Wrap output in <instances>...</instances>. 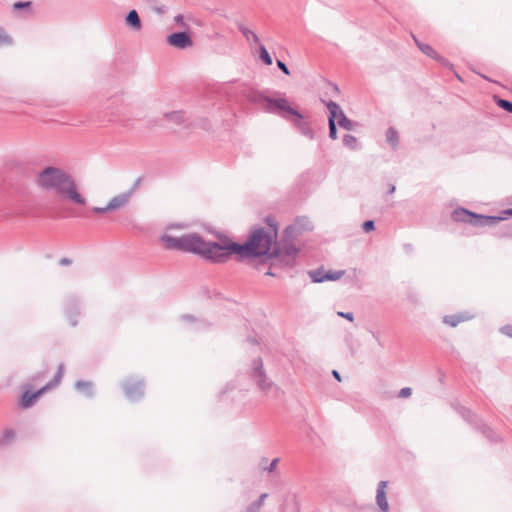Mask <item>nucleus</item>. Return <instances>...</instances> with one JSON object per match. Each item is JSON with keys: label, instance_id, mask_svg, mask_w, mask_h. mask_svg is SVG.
Returning <instances> with one entry per match:
<instances>
[{"label": "nucleus", "instance_id": "obj_26", "mask_svg": "<svg viewBox=\"0 0 512 512\" xmlns=\"http://www.w3.org/2000/svg\"><path fill=\"white\" fill-rule=\"evenodd\" d=\"M411 394H412V389L410 387H404L398 392L397 397L407 398V397L411 396Z\"/></svg>", "mask_w": 512, "mask_h": 512}, {"label": "nucleus", "instance_id": "obj_29", "mask_svg": "<svg viewBox=\"0 0 512 512\" xmlns=\"http://www.w3.org/2000/svg\"><path fill=\"white\" fill-rule=\"evenodd\" d=\"M277 66H278V67H279V68H280V69H281L285 74H287V75H289V74H290V72H289V70H288L287 66H286L282 61L278 60V61H277Z\"/></svg>", "mask_w": 512, "mask_h": 512}, {"label": "nucleus", "instance_id": "obj_20", "mask_svg": "<svg viewBox=\"0 0 512 512\" xmlns=\"http://www.w3.org/2000/svg\"><path fill=\"white\" fill-rule=\"evenodd\" d=\"M259 54H260V58L261 60L266 64V65H271L272 64V58L271 56L269 55L268 51L266 50L265 46L264 45H260V48H259Z\"/></svg>", "mask_w": 512, "mask_h": 512}, {"label": "nucleus", "instance_id": "obj_31", "mask_svg": "<svg viewBox=\"0 0 512 512\" xmlns=\"http://www.w3.org/2000/svg\"><path fill=\"white\" fill-rule=\"evenodd\" d=\"M338 315L348 319L349 321H353V314L352 313L338 312Z\"/></svg>", "mask_w": 512, "mask_h": 512}, {"label": "nucleus", "instance_id": "obj_38", "mask_svg": "<svg viewBox=\"0 0 512 512\" xmlns=\"http://www.w3.org/2000/svg\"><path fill=\"white\" fill-rule=\"evenodd\" d=\"M182 20H183V17L181 15H178L175 17L176 22H182Z\"/></svg>", "mask_w": 512, "mask_h": 512}, {"label": "nucleus", "instance_id": "obj_25", "mask_svg": "<svg viewBox=\"0 0 512 512\" xmlns=\"http://www.w3.org/2000/svg\"><path fill=\"white\" fill-rule=\"evenodd\" d=\"M433 59L444 67H448V68L452 67V64L449 62V60H447L446 58L441 56L439 53H437Z\"/></svg>", "mask_w": 512, "mask_h": 512}, {"label": "nucleus", "instance_id": "obj_4", "mask_svg": "<svg viewBox=\"0 0 512 512\" xmlns=\"http://www.w3.org/2000/svg\"><path fill=\"white\" fill-rule=\"evenodd\" d=\"M63 375V366L59 365L58 370L54 376V378L48 382L45 386H43L41 389H39L37 392H30L25 391L21 397L20 400V406L24 409L29 408L37 399L39 396H41L44 392L47 390L56 387L62 378Z\"/></svg>", "mask_w": 512, "mask_h": 512}, {"label": "nucleus", "instance_id": "obj_41", "mask_svg": "<svg viewBox=\"0 0 512 512\" xmlns=\"http://www.w3.org/2000/svg\"><path fill=\"white\" fill-rule=\"evenodd\" d=\"M248 512H255V509L251 510V506L248 509Z\"/></svg>", "mask_w": 512, "mask_h": 512}, {"label": "nucleus", "instance_id": "obj_17", "mask_svg": "<svg viewBox=\"0 0 512 512\" xmlns=\"http://www.w3.org/2000/svg\"><path fill=\"white\" fill-rule=\"evenodd\" d=\"M12 44V38L7 34V32L0 27V48L6 47Z\"/></svg>", "mask_w": 512, "mask_h": 512}, {"label": "nucleus", "instance_id": "obj_7", "mask_svg": "<svg viewBox=\"0 0 512 512\" xmlns=\"http://www.w3.org/2000/svg\"><path fill=\"white\" fill-rule=\"evenodd\" d=\"M131 194H132V191L117 195V196L113 197L105 207H95L93 209V211L95 213H105V212L120 209L128 203V201L131 197Z\"/></svg>", "mask_w": 512, "mask_h": 512}, {"label": "nucleus", "instance_id": "obj_19", "mask_svg": "<svg viewBox=\"0 0 512 512\" xmlns=\"http://www.w3.org/2000/svg\"><path fill=\"white\" fill-rule=\"evenodd\" d=\"M419 49L421 50L422 53H424L426 56H428V57H430L432 59L438 53L432 46H430L428 44H421V45H419Z\"/></svg>", "mask_w": 512, "mask_h": 512}, {"label": "nucleus", "instance_id": "obj_27", "mask_svg": "<svg viewBox=\"0 0 512 512\" xmlns=\"http://www.w3.org/2000/svg\"><path fill=\"white\" fill-rule=\"evenodd\" d=\"M500 332L512 338V325H504L500 328Z\"/></svg>", "mask_w": 512, "mask_h": 512}, {"label": "nucleus", "instance_id": "obj_11", "mask_svg": "<svg viewBox=\"0 0 512 512\" xmlns=\"http://www.w3.org/2000/svg\"><path fill=\"white\" fill-rule=\"evenodd\" d=\"M266 109L270 112H272L274 110H280V111H285V112L291 113L293 115L299 116L297 111H295L294 109H292L290 107L288 100H286L284 98L267 99V108Z\"/></svg>", "mask_w": 512, "mask_h": 512}, {"label": "nucleus", "instance_id": "obj_5", "mask_svg": "<svg viewBox=\"0 0 512 512\" xmlns=\"http://www.w3.org/2000/svg\"><path fill=\"white\" fill-rule=\"evenodd\" d=\"M458 413L469 423H472L479 429L482 434L492 442L499 441V436L493 431V429L477 420V416L474 415L469 409L464 406L456 407Z\"/></svg>", "mask_w": 512, "mask_h": 512}, {"label": "nucleus", "instance_id": "obj_34", "mask_svg": "<svg viewBox=\"0 0 512 512\" xmlns=\"http://www.w3.org/2000/svg\"><path fill=\"white\" fill-rule=\"evenodd\" d=\"M333 376H334L338 381H341V376H340V374H339L336 370H334V371H333Z\"/></svg>", "mask_w": 512, "mask_h": 512}, {"label": "nucleus", "instance_id": "obj_36", "mask_svg": "<svg viewBox=\"0 0 512 512\" xmlns=\"http://www.w3.org/2000/svg\"><path fill=\"white\" fill-rule=\"evenodd\" d=\"M60 263H61L62 265H68V264L70 263V260H69V259L64 258V259H62V260L60 261Z\"/></svg>", "mask_w": 512, "mask_h": 512}, {"label": "nucleus", "instance_id": "obj_3", "mask_svg": "<svg viewBox=\"0 0 512 512\" xmlns=\"http://www.w3.org/2000/svg\"><path fill=\"white\" fill-rule=\"evenodd\" d=\"M509 215H504L503 211L500 216H490L474 213L466 208L458 207L453 210L451 217L455 222L468 223L476 227H492L500 221L507 219Z\"/></svg>", "mask_w": 512, "mask_h": 512}, {"label": "nucleus", "instance_id": "obj_1", "mask_svg": "<svg viewBox=\"0 0 512 512\" xmlns=\"http://www.w3.org/2000/svg\"><path fill=\"white\" fill-rule=\"evenodd\" d=\"M180 225H169L160 236V243L167 249L191 252L213 262H225L232 254L240 257L272 255L278 237V226L267 219V226L254 229L247 241L239 245L224 234H212L205 239L196 233L178 235Z\"/></svg>", "mask_w": 512, "mask_h": 512}, {"label": "nucleus", "instance_id": "obj_18", "mask_svg": "<svg viewBox=\"0 0 512 512\" xmlns=\"http://www.w3.org/2000/svg\"><path fill=\"white\" fill-rule=\"evenodd\" d=\"M495 100L497 105L502 108L503 110L512 113V102L506 99L499 98L495 96Z\"/></svg>", "mask_w": 512, "mask_h": 512}, {"label": "nucleus", "instance_id": "obj_32", "mask_svg": "<svg viewBox=\"0 0 512 512\" xmlns=\"http://www.w3.org/2000/svg\"><path fill=\"white\" fill-rule=\"evenodd\" d=\"M394 191H395V185H393V184H389V185L387 186V191H386V193H393Z\"/></svg>", "mask_w": 512, "mask_h": 512}, {"label": "nucleus", "instance_id": "obj_10", "mask_svg": "<svg viewBox=\"0 0 512 512\" xmlns=\"http://www.w3.org/2000/svg\"><path fill=\"white\" fill-rule=\"evenodd\" d=\"M125 395L130 400H135L143 394V385L140 381L131 379L124 383L123 386Z\"/></svg>", "mask_w": 512, "mask_h": 512}, {"label": "nucleus", "instance_id": "obj_22", "mask_svg": "<svg viewBox=\"0 0 512 512\" xmlns=\"http://www.w3.org/2000/svg\"><path fill=\"white\" fill-rule=\"evenodd\" d=\"M343 142L347 147H349L351 149H354L357 146V139L354 136L349 135V134L344 136Z\"/></svg>", "mask_w": 512, "mask_h": 512}, {"label": "nucleus", "instance_id": "obj_28", "mask_svg": "<svg viewBox=\"0 0 512 512\" xmlns=\"http://www.w3.org/2000/svg\"><path fill=\"white\" fill-rule=\"evenodd\" d=\"M374 229V222L369 220L363 223V230L365 232H370Z\"/></svg>", "mask_w": 512, "mask_h": 512}, {"label": "nucleus", "instance_id": "obj_2", "mask_svg": "<svg viewBox=\"0 0 512 512\" xmlns=\"http://www.w3.org/2000/svg\"><path fill=\"white\" fill-rule=\"evenodd\" d=\"M35 183L40 189L53 192L62 201L78 207H84L87 204L86 197L80 191L75 179L61 168L52 166L44 168L37 174Z\"/></svg>", "mask_w": 512, "mask_h": 512}, {"label": "nucleus", "instance_id": "obj_24", "mask_svg": "<svg viewBox=\"0 0 512 512\" xmlns=\"http://www.w3.org/2000/svg\"><path fill=\"white\" fill-rule=\"evenodd\" d=\"M267 497L266 494H262L260 496V498L251 505V510L255 509V512H260V509H261V506L265 500V498Z\"/></svg>", "mask_w": 512, "mask_h": 512}, {"label": "nucleus", "instance_id": "obj_15", "mask_svg": "<svg viewBox=\"0 0 512 512\" xmlns=\"http://www.w3.org/2000/svg\"><path fill=\"white\" fill-rule=\"evenodd\" d=\"M75 388L85 395H91L93 385L89 381H77L75 383Z\"/></svg>", "mask_w": 512, "mask_h": 512}, {"label": "nucleus", "instance_id": "obj_23", "mask_svg": "<svg viewBox=\"0 0 512 512\" xmlns=\"http://www.w3.org/2000/svg\"><path fill=\"white\" fill-rule=\"evenodd\" d=\"M329 136L333 140L337 138L336 123H334V116H329Z\"/></svg>", "mask_w": 512, "mask_h": 512}, {"label": "nucleus", "instance_id": "obj_35", "mask_svg": "<svg viewBox=\"0 0 512 512\" xmlns=\"http://www.w3.org/2000/svg\"><path fill=\"white\" fill-rule=\"evenodd\" d=\"M503 214H504V215H510V216H512V208H509V209L504 210V211H503Z\"/></svg>", "mask_w": 512, "mask_h": 512}, {"label": "nucleus", "instance_id": "obj_8", "mask_svg": "<svg viewBox=\"0 0 512 512\" xmlns=\"http://www.w3.org/2000/svg\"><path fill=\"white\" fill-rule=\"evenodd\" d=\"M167 42L169 45L176 48H186L192 45V40L190 36L185 32L173 33L167 37Z\"/></svg>", "mask_w": 512, "mask_h": 512}, {"label": "nucleus", "instance_id": "obj_6", "mask_svg": "<svg viewBox=\"0 0 512 512\" xmlns=\"http://www.w3.org/2000/svg\"><path fill=\"white\" fill-rule=\"evenodd\" d=\"M327 108L329 110V116H334V123H337L341 128L348 131L354 129L355 124L346 117L338 104L331 101L327 103Z\"/></svg>", "mask_w": 512, "mask_h": 512}, {"label": "nucleus", "instance_id": "obj_40", "mask_svg": "<svg viewBox=\"0 0 512 512\" xmlns=\"http://www.w3.org/2000/svg\"><path fill=\"white\" fill-rule=\"evenodd\" d=\"M385 507H386V512H387V511H388V508H389V506H388V502H387V501H386Z\"/></svg>", "mask_w": 512, "mask_h": 512}, {"label": "nucleus", "instance_id": "obj_16", "mask_svg": "<svg viewBox=\"0 0 512 512\" xmlns=\"http://www.w3.org/2000/svg\"><path fill=\"white\" fill-rule=\"evenodd\" d=\"M495 236L499 238L509 237L512 238V223L503 226L499 231L495 233Z\"/></svg>", "mask_w": 512, "mask_h": 512}, {"label": "nucleus", "instance_id": "obj_37", "mask_svg": "<svg viewBox=\"0 0 512 512\" xmlns=\"http://www.w3.org/2000/svg\"><path fill=\"white\" fill-rule=\"evenodd\" d=\"M413 39L415 41V44L417 45V47L419 48V45L423 44L422 42H420L415 36H413Z\"/></svg>", "mask_w": 512, "mask_h": 512}, {"label": "nucleus", "instance_id": "obj_33", "mask_svg": "<svg viewBox=\"0 0 512 512\" xmlns=\"http://www.w3.org/2000/svg\"><path fill=\"white\" fill-rule=\"evenodd\" d=\"M277 463H278V459H274L270 465V471H272L273 469L276 468L277 466Z\"/></svg>", "mask_w": 512, "mask_h": 512}, {"label": "nucleus", "instance_id": "obj_14", "mask_svg": "<svg viewBox=\"0 0 512 512\" xmlns=\"http://www.w3.org/2000/svg\"><path fill=\"white\" fill-rule=\"evenodd\" d=\"M126 22L131 27L139 30L141 28V21L140 18L135 10H132L128 13L126 17Z\"/></svg>", "mask_w": 512, "mask_h": 512}, {"label": "nucleus", "instance_id": "obj_9", "mask_svg": "<svg viewBox=\"0 0 512 512\" xmlns=\"http://www.w3.org/2000/svg\"><path fill=\"white\" fill-rule=\"evenodd\" d=\"M344 275L343 270H335V271H323L317 270L311 273V277L314 282H323V281H335L339 280Z\"/></svg>", "mask_w": 512, "mask_h": 512}, {"label": "nucleus", "instance_id": "obj_21", "mask_svg": "<svg viewBox=\"0 0 512 512\" xmlns=\"http://www.w3.org/2000/svg\"><path fill=\"white\" fill-rule=\"evenodd\" d=\"M384 482H380L378 484L377 489V503L380 506V508L383 509V501H384Z\"/></svg>", "mask_w": 512, "mask_h": 512}, {"label": "nucleus", "instance_id": "obj_30", "mask_svg": "<svg viewBox=\"0 0 512 512\" xmlns=\"http://www.w3.org/2000/svg\"><path fill=\"white\" fill-rule=\"evenodd\" d=\"M30 6V2H17L14 4L15 9H21Z\"/></svg>", "mask_w": 512, "mask_h": 512}, {"label": "nucleus", "instance_id": "obj_39", "mask_svg": "<svg viewBox=\"0 0 512 512\" xmlns=\"http://www.w3.org/2000/svg\"><path fill=\"white\" fill-rule=\"evenodd\" d=\"M253 38H254L255 41H258L257 35L253 34Z\"/></svg>", "mask_w": 512, "mask_h": 512}, {"label": "nucleus", "instance_id": "obj_13", "mask_svg": "<svg viewBox=\"0 0 512 512\" xmlns=\"http://www.w3.org/2000/svg\"><path fill=\"white\" fill-rule=\"evenodd\" d=\"M386 142L389 143L393 150H397L399 146V135L398 132L393 128L389 127L386 130Z\"/></svg>", "mask_w": 512, "mask_h": 512}, {"label": "nucleus", "instance_id": "obj_12", "mask_svg": "<svg viewBox=\"0 0 512 512\" xmlns=\"http://www.w3.org/2000/svg\"><path fill=\"white\" fill-rule=\"evenodd\" d=\"M474 318V315L470 314L469 312H461L458 314L453 315H445L443 317V323L450 326V327H456L460 323L469 321Z\"/></svg>", "mask_w": 512, "mask_h": 512}]
</instances>
